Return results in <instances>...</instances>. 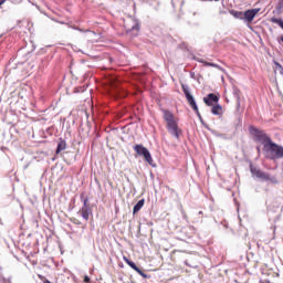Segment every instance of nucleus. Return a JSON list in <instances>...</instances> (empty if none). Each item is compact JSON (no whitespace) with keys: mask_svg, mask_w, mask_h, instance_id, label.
Wrapping results in <instances>:
<instances>
[{"mask_svg":"<svg viewBox=\"0 0 283 283\" xmlns=\"http://www.w3.org/2000/svg\"><path fill=\"white\" fill-rule=\"evenodd\" d=\"M161 113L168 134H170L172 138H176V140H180V137L182 136V128L178 125V117H176V115H174L169 109L161 108Z\"/></svg>","mask_w":283,"mask_h":283,"instance_id":"obj_1","label":"nucleus"},{"mask_svg":"<svg viewBox=\"0 0 283 283\" xmlns=\"http://www.w3.org/2000/svg\"><path fill=\"white\" fill-rule=\"evenodd\" d=\"M263 150L266 154V158H270V160H280V158H283V147L273 142L265 146Z\"/></svg>","mask_w":283,"mask_h":283,"instance_id":"obj_2","label":"nucleus"},{"mask_svg":"<svg viewBox=\"0 0 283 283\" xmlns=\"http://www.w3.org/2000/svg\"><path fill=\"white\" fill-rule=\"evenodd\" d=\"M250 134L253 135L256 143H262L263 149H265L266 146L273 142L271 140V137L264 133V130H260L253 126L250 127Z\"/></svg>","mask_w":283,"mask_h":283,"instance_id":"obj_3","label":"nucleus"},{"mask_svg":"<svg viewBox=\"0 0 283 283\" xmlns=\"http://www.w3.org/2000/svg\"><path fill=\"white\" fill-rule=\"evenodd\" d=\"M250 171L252 176H255V178H259L260 180H264L265 182H272V185H277V178L276 177H271L269 172L260 170V168L251 165L250 166Z\"/></svg>","mask_w":283,"mask_h":283,"instance_id":"obj_4","label":"nucleus"},{"mask_svg":"<svg viewBox=\"0 0 283 283\" xmlns=\"http://www.w3.org/2000/svg\"><path fill=\"white\" fill-rule=\"evenodd\" d=\"M81 201L83 202L82 208L78 210V213L87 222L90 216H92V208L90 207V198L85 197V193L80 195Z\"/></svg>","mask_w":283,"mask_h":283,"instance_id":"obj_5","label":"nucleus"},{"mask_svg":"<svg viewBox=\"0 0 283 283\" xmlns=\"http://www.w3.org/2000/svg\"><path fill=\"white\" fill-rule=\"evenodd\" d=\"M182 92L190 105V107L193 109V112L197 114L198 118L202 120V115L200 114V111L198 109V105L196 104V99L193 98V95L189 92V87H187L185 84L181 85Z\"/></svg>","mask_w":283,"mask_h":283,"instance_id":"obj_6","label":"nucleus"},{"mask_svg":"<svg viewBox=\"0 0 283 283\" xmlns=\"http://www.w3.org/2000/svg\"><path fill=\"white\" fill-rule=\"evenodd\" d=\"M134 151L137 156H143L148 165H154V158H151V153L143 144H137L134 146Z\"/></svg>","mask_w":283,"mask_h":283,"instance_id":"obj_7","label":"nucleus"},{"mask_svg":"<svg viewBox=\"0 0 283 283\" xmlns=\"http://www.w3.org/2000/svg\"><path fill=\"white\" fill-rule=\"evenodd\" d=\"M260 12V9H249L244 11L243 19L248 23H253V20L255 19V15Z\"/></svg>","mask_w":283,"mask_h":283,"instance_id":"obj_8","label":"nucleus"},{"mask_svg":"<svg viewBox=\"0 0 283 283\" xmlns=\"http://www.w3.org/2000/svg\"><path fill=\"white\" fill-rule=\"evenodd\" d=\"M123 260H124V262H126V264H128V266H130V269H133L134 271H136V273L142 275V277H147V275L144 273V271L140 270L138 266H136V263H134V261L128 260L127 256H123Z\"/></svg>","mask_w":283,"mask_h":283,"instance_id":"obj_9","label":"nucleus"},{"mask_svg":"<svg viewBox=\"0 0 283 283\" xmlns=\"http://www.w3.org/2000/svg\"><path fill=\"white\" fill-rule=\"evenodd\" d=\"M218 101H220V97L213 93H210L207 97H203V103L208 105V107L213 106V103H218Z\"/></svg>","mask_w":283,"mask_h":283,"instance_id":"obj_10","label":"nucleus"},{"mask_svg":"<svg viewBox=\"0 0 283 283\" xmlns=\"http://www.w3.org/2000/svg\"><path fill=\"white\" fill-rule=\"evenodd\" d=\"M145 207V199L139 200L133 208V213L136 214Z\"/></svg>","mask_w":283,"mask_h":283,"instance_id":"obj_11","label":"nucleus"},{"mask_svg":"<svg viewBox=\"0 0 283 283\" xmlns=\"http://www.w3.org/2000/svg\"><path fill=\"white\" fill-rule=\"evenodd\" d=\"M211 112L214 116H222V106L220 104H217L212 106Z\"/></svg>","mask_w":283,"mask_h":283,"instance_id":"obj_12","label":"nucleus"},{"mask_svg":"<svg viewBox=\"0 0 283 283\" xmlns=\"http://www.w3.org/2000/svg\"><path fill=\"white\" fill-rule=\"evenodd\" d=\"M65 149H67V144L65 140L61 139L57 144L56 154H61V151H65Z\"/></svg>","mask_w":283,"mask_h":283,"instance_id":"obj_13","label":"nucleus"},{"mask_svg":"<svg viewBox=\"0 0 283 283\" xmlns=\"http://www.w3.org/2000/svg\"><path fill=\"white\" fill-rule=\"evenodd\" d=\"M200 63H203V65L206 67H216L217 70H221V72H224V69H222V66H220L216 63H211V62H207V61H200Z\"/></svg>","mask_w":283,"mask_h":283,"instance_id":"obj_14","label":"nucleus"},{"mask_svg":"<svg viewBox=\"0 0 283 283\" xmlns=\"http://www.w3.org/2000/svg\"><path fill=\"white\" fill-rule=\"evenodd\" d=\"M273 70H274V74H277V72H279V74H281V76L283 75V66L277 61H274Z\"/></svg>","mask_w":283,"mask_h":283,"instance_id":"obj_15","label":"nucleus"},{"mask_svg":"<svg viewBox=\"0 0 283 283\" xmlns=\"http://www.w3.org/2000/svg\"><path fill=\"white\" fill-rule=\"evenodd\" d=\"M230 14L234 17V19H244V12L242 11L231 10Z\"/></svg>","mask_w":283,"mask_h":283,"instance_id":"obj_16","label":"nucleus"},{"mask_svg":"<svg viewBox=\"0 0 283 283\" xmlns=\"http://www.w3.org/2000/svg\"><path fill=\"white\" fill-rule=\"evenodd\" d=\"M271 23H276L283 30V20L277 18H272Z\"/></svg>","mask_w":283,"mask_h":283,"instance_id":"obj_17","label":"nucleus"},{"mask_svg":"<svg viewBox=\"0 0 283 283\" xmlns=\"http://www.w3.org/2000/svg\"><path fill=\"white\" fill-rule=\"evenodd\" d=\"M71 221L73 222V224H77V226L81 224V220H78L76 218L71 219Z\"/></svg>","mask_w":283,"mask_h":283,"instance_id":"obj_18","label":"nucleus"},{"mask_svg":"<svg viewBox=\"0 0 283 283\" xmlns=\"http://www.w3.org/2000/svg\"><path fill=\"white\" fill-rule=\"evenodd\" d=\"M84 282H85V283H90V276L85 275V276H84Z\"/></svg>","mask_w":283,"mask_h":283,"instance_id":"obj_19","label":"nucleus"},{"mask_svg":"<svg viewBox=\"0 0 283 283\" xmlns=\"http://www.w3.org/2000/svg\"><path fill=\"white\" fill-rule=\"evenodd\" d=\"M6 3V0H0V6H3Z\"/></svg>","mask_w":283,"mask_h":283,"instance_id":"obj_20","label":"nucleus"}]
</instances>
